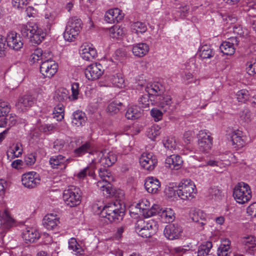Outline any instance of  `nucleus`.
I'll return each instance as SVG.
<instances>
[{
  "instance_id": "f257e3e1",
  "label": "nucleus",
  "mask_w": 256,
  "mask_h": 256,
  "mask_svg": "<svg viewBox=\"0 0 256 256\" xmlns=\"http://www.w3.org/2000/svg\"><path fill=\"white\" fill-rule=\"evenodd\" d=\"M124 209L119 201L105 206L100 212V216L106 218L110 222H118L122 220Z\"/></svg>"
},
{
  "instance_id": "f03ea898",
  "label": "nucleus",
  "mask_w": 256,
  "mask_h": 256,
  "mask_svg": "<svg viewBox=\"0 0 256 256\" xmlns=\"http://www.w3.org/2000/svg\"><path fill=\"white\" fill-rule=\"evenodd\" d=\"M158 228V225L155 220H138L135 224V230L140 236L144 238L151 237Z\"/></svg>"
},
{
  "instance_id": "7ed1b4c3",
  "label": "nucleus",
  "mask_w": 256,
  "mask_h": 256,
  "mask_svg": "<svg viewBox=\"0 0 256 256\" xmlns=\"http://www.w3.org/2000/svg\"><path fill=\"white\" fill-rule=\"evenodd\" d=\"M196 189L194 182L188 179L182 180L178 186L177 194L183 200H190L194 197Z\"/></svg>"
},
{
  "instance_id": "20e7f679",
  "label": "nucleus",
  "mask_w": 256,
  "mask_h": 256,
  "mask_svg": "<svg viewBox=\"0 0 256 256\" xmlns=\"http://www.w3.org/2000/svg\"><path fill=\"white\" fill-rule=\"evenodd\" d=\"M82 22L80 19L72 17L68 21L64 33V40L73 42L78 36L82 28Z\"/></svg>"
},
{
  "instance_id": "39448f33",
  "label": "nucleus",
  "mask_w": 256,
  "mask_h": 256,
  "mask_svg": "<svg viewBox=\"0 0 256 256\" xmlns=\"http://www.w3.org/2000/svg\"><path fill=\"white\" fill-rule=\"evenodd\" d=\"M63 199L65 204L70 207H74L79 205L82 200L80 190L76 186H69L63 192Z\"/></svg>"
},
{
  "instance_id": "423d86ee",
  "label": "nucleus",
  "mask_w": 256,
  "mask_h": 256,
  "mask_svg": "<svg viewBox=\"0 0 256 256\" xmlns=\"http://www.w3.org/2000/svg\"><path fill=\"white\" fill-rule=\"evenodd\" d=\"M233 196L236 202L240 204L248 202L252 198V191L246 183H238L234 188Z\"/></svg>"
},
{
  "instance_id": "0eeeda50",
  "label": "nucleus",
  "mask_w": 256,
  "mask_h": 256,
  "mask_svg": "<svg viewBox=\"0 0 256 256\" xmlns=\"http://www.w3.org/2000/svg\"><path fill=\"white\" fill-rule=\"evenodd\" d=\"M58 64L50 58H48L40 64V72L44 78H51L57 72Z\"/></svg>"
},
{
  "instance_id": "6e6552de",
  "label": "nucleus",
  "mask_w": 256,
  "mask_h": 256,
  "mask_svg": "<svg viewBox=\"0 0 256 256\" xmlns=\"http://www.w3.org/2000/svg\"><path fill=\"white\" fill-rule=\"evenodd\" d=\"M183 230L178 223L167 225L164 230L165 237L170 240L178 239L181 236Z\"/></svg>"
},
{
  "instance_id": "1a4fd4ad",
  "label": "nucleus",
  "mask_w": 256,
  "mask_h": 256,
  "mask_svg": "<svg viewBox=\"0 0 256 256\" xmlns=\"http://www.w3.org/2000/svg\"><path fill=\"white\" fill-rule=\"evenodd\" d=\"M39 175L34 172H30L22 175V184L28 188L36 187L40 183Z\"/></svg>"
},
{
  "instance_id": "9d476101",
  "label": "nucleus",
  "mask_w": 256,
  "mask_h": 256,
  "mask_svg": "<svg viewBox=\"0 0 256 256\" xmlns=\"http://www.w3.org/2000/svg\"><path fill=\"white\" fill-rule=\"evenodd\" d=\"M96 163H100L104 167L112 166L117 160V155L112 152H107L106 150L98 153Z\"/></svg>"
},
{
  "instance_id": "9b49d317",
  "label": "nucleus",
  "mask_w": 256,
  "mask_h": 256,
  "mask_svg": "<svg viewBox=\"0 0 256 256\" xmlns=\"http://www.w3.org/2000/svg\"><path fill=\"white\" fill-rule=\"evenodd\" d=\"M157 162L156 156L152 153L144 152L140 158V163L141 166L149 171L152 170L154 168Z\"/></svg>"
},
{
  "instance_id": "f8f14e48",
  "label": "nucleus",
  "mask_w": 256,
  "mask_h": 256,
  "mask_svg": "<svg viewBox=\"0 0 256 256\" xmlns=\"http://www.w3.org/2000/svg\"><path fill=\"white\" fill-rule=\"evenodd\" d=\"M104 69L99 63H95L88 66L86 69L84 74L88 80H93L98 79L102 74Z\"/></svg>"
},
{
  "instance_id": "ddd939ff",
  "label": "nucleus",
  "mask_w": 256,
  "mask_h": 256,
  "mask_svg": "<svg viewBox=\"0 0 256 256\" xmlns=\"http://www.w3.org/2000/svg\"><path fill=\"white\" fill-rule=\"evenodd\" d=\"M212 137L204 130H200L198 134V145L199 149L206 152L212 146Z\"/></svg>"
},
{
  "instance_id": "4468645a",
  "label": "nucleus",
  "mask_w": 256,
  "mask_h": 256,
  "mask_svg": "<svg viewBox=\"0 0 256 256\" xmlns=\"http://www.w3.org/2000/svg\"><path fill=\"white\" fill-rule=\"evenodd\" d=\"M80 54L84 60L91 61L97 56V52L92 44L84 43L80 48Z\"/></svg>"
},
{
  "instance_id": "2eb2a0df",
  "label": "nucleus",
  "mask_w": 256,
  "mask_h": 256,
  "mask_svg": "<svg viewBox=\"0 0 256 256\" xmlns=\"http://www.w3.org/2000/svg\"><path fill=\"white\" fill-rule=\"evenodd\" d=\"M7 46L15 50L22 48L23 42L20 36L14 32H9L6 37Z\"/></svg>"
},
{
  "instance_id": "dca6fc26",
  "label": "nucleus",
  "mask_w": 256,
  "mask_h": 256,
  "mask_svg": "<svg viewBox=\"0 0 256 256\" xmlns=\"http://www.w3.org/2000/svg\"><path fill=\"white\" fill-rule=\"evenodd\" d=\"M246 140L247 137L242 131L237 130L232 133L231 141L234 148L240 149L243 148Z\"/></svg>"
},
{
  "instance_id": "f3484780",
  "label": "nucleus",
  "mask_w": 256,
  "mask_h": 256,
  "mask_svg": "<svg viewBox=\"0 0 256 256\" xmlns=\"http://www.w3.org/2000/svg\"><path fill=\"white\" fill-rule=\"evenodd\" d=\"M238 40L236 37L228 38L227 41L222 42L220 46L222 52L226 55H232L235 52L234 45H238Z\"/></svg>"
},
{
  "instance_id": "a211bd4d",
  "label": "nucleus",
  "mask_w": 256,
  "mask_h": 256,
  "mask_svg": "<svg viewBox=\"0 0 256 256\" xmlns=\"http://www.w3.org/2000/svg\"><path fill=\"white\" fill-rule=\"evenodd\" d=\"M240 242L246 252L254 254L256 250V238L252 235H246L241 238Z\"/></svg>"
},
{
  "instance_id": "6ab92c4d",
  "label": "nucleus",
  "mask_w": 256,
  "mask_h": 256,
  "mask_svg": "<svg viewBox=\"0 0 256 256\" xmlns=\"http://www.w3.org/2000/svg\"><path fill=\"white\" fill-rule=\"evenodd\" d=\"M34 102V98L32 96L24 95L18 99L16 106L20 111L24 112L32 106Z\"/></svg>"
},
{
  "instance_id": "aec40b11",
  "label": "nucleus",
  "mask_w": 256,
  "mask_h": 256,
  "mask_svg": "<svg viewBox=\"0 0 256 256\" xmlns=\"http://www.w3.org/2000/svg\"><path fill=\"white\" fill-rule=\"evenodd\" d=\"M144 186L149 193L156 194L160 188V182L154 177H148L145 180Z\"/></svg>"
},
{
  "instance_id": "412c9836",
  "label": "nucleus",
  "mask_w": 256,
  "mask_h": 256,
  "mask_svg": "<svg viewBox=\"0 0 256 256\" xmlns=\"http://www.w3.org/2000/svg\"><path fill=\"white\" fill-rule=\"evenodd\" d=\"M46 35L43 30L35 24L32 28L30 40L32 44H38L44 40Z\"/></svg>"
},
{
  "instance_id": "4be33fe9",
  "label": "nucleus",
  "mask_w": 256,
  "mask_h": 256,
  "mask_svg": "<svg viewBox=\"0 0 256 256\" xmlns=\"http://www.w3.org/2000/svg\"><path fill=\"white\" fill-rule=\"evenodd\" d=\"M59 224V218L52 214H48L42 220L44 226L48 230L55 229Z\"/></svg>"
},
{
  "instance_id": "5701e85b",
  "label": "nucleus",
  "mask_w": 256,
  "mask_h": 256,
  "mask_svg": "<svg viewBox=\"0 0 256 256\" xmlns=\"http://www.w3.org/2000/svg\"><path fill=\"white\" fill-rule=\"evenodd\" d=\"M183 163L182 158L178 155L172 154L168 156L166 160V166L171 169H180Z\"/></svg>"
},
{
  "instance_id": "b1692460",
  "label": "nucleus",
  "mask_w": 256,
  "mask_h": 256,
  "mask_svg": "<svg viewBox=\"0 0 256 256\" xmlns=\"http://www.w3.org/2000/svg\"><path fill=\"white\" fill-rule=\"evenodd\" d=\"M40 237L38 230L33 228H28L22 232V238L26 243L34 242Z\"/></svg>"
},
{
  "instance_id": "393cba45",
  "label": "nucleus",
  "mask_w": 256,
  "mask_h": 256,
  "mask_svg": "<svg viewBox=\"0 0 256 256\" xmlns=\"http://www.w3.org/2000/svg\"><path fill=\"white\" fill-rule=\"evenodd\" d=\"M86 120L85 113L81 110H76L73 112L72 118V124L74 126L79 127L83 126Z\"/></svg>"
},
{
  "instance_id": "a878e982",
  "label": "nucleus",
  "mask_w": 256,
  "mask_h": 256,
  "mask_svg": "<svg viewBox=\"0 0 256 256\" xmlns=\"http://www.w3.org/2000/svg\"><path fill=\"white\" fill-rule=\"evenodd\" d=\"M159 106L165 112H171L174 107L172 106V98L170 96L164 95L160 96Z\"/></svg>"
},
{
  "instance_id": "bb28decb",
  "label": "nucleus",
  "mask_w": 256,
  "mask_h": 256,
  "mask_svg": "<svg viewBox=\"0 0 256 256\" xmlns=\"http://www.w3.org/2000/svg\"><path fill=\"white\" fill-rule=\"evenodd\" d=\"M150 48L147 44L140 42L133 46L132 52L135 56L140 58L146 56Z\"/></svg>"
},
{
  "instance_id": "cd10ccee",
  "label": "nucleus",
  "mask_w": 256,
  "mask_h": 256,
  "mask_svg": "<svg viewBox=\"0 0 256 256\" xmlns=\"http://www.w3.org/2000/svg\"><path fill=\"white\" fill-rule=\"evenodd\" d=\"M146 90L149 95L160 96L161 94L164 92L165 89L161 84L156 82L148 86L146 88Z\"/></svg>"
},
{
  "instance_id": "c85d7f7f",
  "label": "nucleus",
  "mask_w": 256,
  "mask_h": 256,
  "mask_svg": "<svg viewBox=\"0 0 256 256\" xmlns=\"http://www.w3.org/2000/svg\"><path fill=\"white\" fill-rule=\"evenodd\" d=\"M190 216L192 220L196 222H198L202 227L205 224L206 214L200 210H191Z\"/></svg>"
},
{
  "instance_id": "c756f323",
  "label": "nucleus",
  "mask_w": 256,
  "mask_h": 256,
  "mask_svg": "<svg viewBox=\"0 0 256 256\" xmlns=\"http://www.w3.org/2000/svg\"><path fill=\"white\" fill-rule=\"evenodd\" d=\"M54 98L56 101L64 102H66L67 100L70 99L71 96L68 90L64 88H60L55 91Z\"/></svg>"
},
{
  "instance_id": "7c9ffc66",
  "label": "nucleus",
  "mask_w": 256,
  "mask_h": 256,
  "mask_svg": "<svg viewBox=\"0 0 256 256\" xmlns=\"http://www.w3.org/2000/svg\"><path fill=\"white\" fill-rule=\"evenodd\" d=\"M96 164V160L95 159L93 160L90 166L82 169L76 174V177L80 180L84 179L87 174H88L90 176L94 177V170L95 166L94 165Z\"/></svg>"
},
{
  "instance_id": "2f4dec72",
  "label": "nucleus",
  "mask_w": 256,
  "mask_h": 256,
  "mask_svg": "<svg viewBox=\"0 0 256 256\" xmlns=\"http://www.w3.org/2000/svg\"><path fill=\"white\" fill-rule=\"evenodd\" d=\"M158 215L161 217L162 220L165 222H172L175 218L174 213L171 208H160Z\"/></svg>"
},
{
  "instance_id": "473e14b6",
  "label": "nucleus",
  "mask_w": 256,
  "mask_h": 256,
  "mask_svg": "<svg viewBox=\"0 0 256 256\" xmlns=\"http://www.w3.org/2000/svg\"><path fill=\"white\" fill-rule=\"evenodd\" d=\"M47 54H48L46 52L44 53L40 48H36L30 55V60L32 63L38 62V61H40V63L41 64L43 61L48 58Z\"/></svg>"
},
{
  "instance_id": "72a5a7b5",
  "label": "nucleus",
  "mask_w": 256,
  "mask_h": 256,
  "mask_svg": "<svg viewBox=\"0 0 256 256\" xmlns=\"http://www.w3.org/2000/svg\"><path fill=\"white\" fill-rule=\"evenodd\" d=\"M142 112L143 110L138 106H132L128 108L126 116L129 120L137 119L142 116Z\"/></svg>"
},
{
  "instance_id": "f704fd0d",
  "label": "nucleus",
  "mask_w": 256,
  "mask_h": 256,
  "mask_svg": "<svg viewBox=\"0 0 256 256\" xmlns=\"http://www.w3.org/2000/svg\"><path fill=\"white\" fill-rule=\"evenodd\" d=\"M111 182H106L105 180H99L96 183L98 188L102 192L104 195L112 194L114 193L113 189L110 184Z\"/></svg>"
},
{
  "instance_id": "c9c22d12",
  "label": "nucleus",
  "mask_w": 256,
  "mask_h": 256,
  "mask_svg": "<svg viewBox=\"0 0 256 256\" xmlns=\"http://www.w3.org/2000/svg\"><path fill=\"white\" fill-rule=\"evenodd\" d=\"M230 242L228 239L222 241L221 244L218 250V256H228L230 248Z\"/></svg>"
},
{
  "instance_id": "e433bc0d",
  "label": "nucleus",
  "mask_w": 256,
  "mask_h": 256,
  "mask_svg": "<svg viewBox=\"0 0 256 256\" xmlns=\"http://www.w3.org/2000/svg\"><path fill=\"white\" fill-rule=\"evenodd\" d=\"M132 32L137 34H143L147 30L146 25L144 22L137 21L132 22L130 25Z\"/></svg>"
},
{
  "instance_id": "4c0bfd02",
  "label": "nucleus",
  "mask_w": 256,
  "mask_h": 256,
  "mask_svg": "<svg viewBox=\"0 0 256 256\" xmlns=\"http://www.w3.org/2000/svg\"><path fill=\"white\" fill-rule=\"evenodd\" d=\"M214 54L212 49L208 45L202 46L199 52V56L202 59L210 58L214 56Z\"/></svg>"
},
{
  "instance_id": "58836bf2",
  "label": "nucleus",
  "mask_w": 256,
  "mask_h": 256,
  "mask_svg": "<svg viewBox=\"0 0 256 256\" xmlns=\"http://www.w3.org/2000/svg\"><path fill=\"white\" fill-rule=\"evenodd\" d=\"M64 156L58 154L52 156L49 160L50 164L53 168H58L59 166L63 167Z\"/></svg>"
},
{
  "instance_id": "ea45409f",
  "label": "nucleus",
  "mask_w": 256,
  "mask_h": 256,
  "mask_svg": "<svg viewBox=\"0 0 256 256\" xmlns=\"http://www.w3.org/2000/svg\"><path fill=\"white\" fill-rule=\"evenodd\" d=\"M124 28L119 26H114L109 29V34L111 38H119L124 34Z\"/></svg>"
},
{
  "instance_id": "a19ab883",
  "label": "nucleus",
  "mask_w": 256,
  "mask_h": 256,
  "mask_svg": "<svg viewBox=\"0 0 256 256\" xmlns=\"http://www.w3.org/2000/svg\"><path fill=\"white\" fill-rule=\"evenodd\" d=\"M90 144L88 142H86L81 146L74 150V153L76 156H81L86 153L88 152L90 150Z\"/></svg>"
},
{
  "instance_id": "79ce46f5",
  "label": "nucleus",
  "mask_w": 256,
  "mask_h": 256,
  "mask_svg": "<svg viewBox=\"0 0 256 256\" xmlns=\"http://www.w3.org/2000/svg\"><path fill=\"white\" fill-rule=\"evenodd\" d=\"M1 224L4 225L6 228H10L14 224V220L9 216L6 211L0 214Z\"/></svg>"
},
{
  "instance_id": "37998d69",
  "label": "nucleus",
  "mask_w": 256,
  "mask_h": 256,
  "mask_svg": "<svg viewBox=\"0 0 256 256\" xmlns=\"http://www.w3.org/2000/svg\"><path fill=\"white\" fill-rule=\"evenodd\" d=\"M110 80L114 86L118 88H122L124 86V78L120 74L112 76Z\"/></svg>"
},
{
  "instance_id": "c03bdc74",
  "label": "nucleus",
  "mask_w": 256,
  "mask_h": 256,
  "mask_svg": "<svg viewBox=\"0 0 256 256\" xmlns=\"http://www.w3.org/2000/svg\"><path fill=\"white\" fill-rule=\"evenodd\" d=\"M212 246V244L210 242H207L205 244L200 246L198 251V256H207Z\"/></svg>"
},
{
  "instance_id": "a18cd8bd",
  "label": "nucleus",
  "mask_w": 256,
  "mask_h": 256,
  "mask_svg": "<svg viewBox=\"0 0 256 256\" xmlns=\"http://www.w3.org/2000/svg\"><path fill=\"white\" fill-rule=\"evenodd\" d=\"M21 146L19 144H16L14 146V148L10 149L7 152L8 157L11 156L12 158H18L22 154V149L20 148Z\"/></svg>"
},
{
  "instance_id": "49530a36",
  "label": "nucleus",
  "mask_w": 256,
  "mask_h": 256,
  "mask_svg": "<svg viewBox=\"0 0 256 256\" xmlns=\"http://www.w3.org/2000/svg\"><path fill=\"white\" fill-rule=\"evenodd\" d=\"M122 103L116 100L110 102L108 106L106 111L110 115H114L118 113L120 110L118 106H120Z\"/></svg>"
},
{
  "instance_id": "de8ad7c7",
  "label": "nucleus",
  "mask_w": 256,
  "mask_h": 256,
  "mask_svg": "<svg viewBox=\"0 0 256 256\" xmlns=\"http://www.w3.org/2000/svg\"><path fill=\"white\" fill-rule=\"evenodd\" d=\"M54 118H56L57 120H62L64 118V107L62 104H58L56 106L53 111Z\"/></svg>"
},
{
  "instance_id": "09e8293b",
  "label": "nucleus",
  "mask_w": 256,
  "mask_h": 256,
  "mask_svg": "<svg viewBox=\"0 0 256 256\" xmlns=\"http://www.w3.org/2000/svg\"><path fill=\"white\" fill-rule=\"evenodd\" d=\"M247 72L250 75H254L256 74V56L251 58L246 63Z\"/></svg>"
},
{
  "instance_id": "8fccbe9b",
  "label": "nucleus",
  "mask_w": 256,
  "mask_h": 256,
  "mask_svg": "<svg viewBox=\"0 0 256 256\" xmlns=\"http://www.w3.org/2000/svg\"><path fill=\"white\" fill-rule=\"evenodd\" d=\"M67 145L66 141L62 139H56L54 142L53 148L54 152H58L66 149Z\"/></svg>"
},
{
  "instance_id": "3c124183",
  "label": "nucleus",
  "mask_w": 256,
  "mask_h": 256,
  "mask_svg": "<svg viewBox=\"0 0 256 256\" xmlns=\"http://www.w3.org/2000/svg\"><path fill=\"white\" fill-rule=\"evenodd\" d=\"M34 25H35V24L31 22L27 24H22L20 27V32L22 36L30 38V36L32 34V28H33Z\"/></svg>"
},
{
  "instance_id": "603ef678",
  "label": "nucleus",
  "mask_w": 256,
  "mask_h": 256,
  "mask_svg": "<svg viewBox=\"0 0 256 256\" xmlns=\"http://www.w3.org/2000/svg\"><path fill=\"white\" fill-rule=\"evenodd\" d=\"M160 127L157 125H154L152 126L150 128H148L147 130V136L150 139L154 140L160 134Z\"/></svg>"
},
{
  "instance_id": "864d4df0",
  "label": "nucleus",
  "mask_w": 256,
  "mask_h": 256,
  "mask_svg": "<svg viewBox=\"0 0 256 256\" xmlns=\"http://www.w3.org/2000/svg\"><path fill=\"white\" fill-rule=\"evenodd\" d=\"M160 207L158 205H154L151 208H149V207L146 208V210H144L142 213V215L145 218H148L156 214H158V212H160Z\"/></svg>"
},
{
  "instance_id": "5fc2aeb1",
  "label": "nucleus",
  "mask_w": 256,
  "mask_h": 256,
  "mask_svg": "<svg viewBox=\"0 0 256 256\" xmlns=\"http://www.w3.org/2000/svg\"><path fill=\"white\" fill-rule=\"evenodd\" d=\"M138 106L141 109L148 108L150 104V100L149 94H144L138 99Z\"/></svg>"
},
{
  "instance_id": "6e6d98bb",
  "label": "nucleus",
  "mask_w": 256,
  "mask_h": 256,
  "mask_svg": "<svg viewBox=\"0 0 256 256\" xmlns=\"http://www.w3.org/2000/svg\"><path fill=\"white\" fill-rule=\"evenodd\" d=\"M99 176L101 180H105L106 182H112L113 178L110 173L106 168H100L98 170Z\"/></svg>"
},
{
  "instance_id": "4d7b16f0",
  "label": "nucleus",
  "mask_w": 256,
  "mask_h": 256,
  "mask_svg": "<svg viewBox=\"0 0 256 256\" xmlns=\"http://www.w3.org/2000/svg\"><path fill=\"white\" fill-rule=\"evenodd\" d=\"M40 131L43 132H50L57 130V124H44L38 126Z\"/></svg>"
},
{
  "instance_id": "13d9d810",
  "label": "nucleus",
  "mask_w": 256,
  "mask_h": 256,
  "mask_svg": "<svg viewBox=\"0 0 256 256\" xmlns=\"http://www.w3.org/2000/svg\"><path fill=\"white\" fill-rule=\"evenodd\" d=\"M163 144L164 147L170 150H175L176 147V140L174 138H167L166 140H164Z\"/></svg>"
},
{
  "instance_id": "bf43d9fd",
  "label": "nucleus",
  "mask_w": 256,
  "mask_h": 256,
  "mask_svg": "<svg viewBox=\"0 0 256 256\" xmlns=\"http://www.w3.org/2000/svg\"><path fill=\"white\" fill-rule=\"evenodd\" d=\"M68 248L76 254L80 253L81 248L77 242L76 240L72 238L68 242Z\"/></svg>"
},
{
  "instance_id": "052dcab7",
  "label": "nucleus",
  "mask_w": 256,
  "mask_h": 256,
  "mask_svg": "<svg viewBox=\"0 0 256 256\" xmlns=\"http://www.w3.org/2000/svg\"><path fill=\"white\" fill-rule=\"evenodd\" d=\"M233 32L234 34L244 37L248 35V32L246 29H243L240 24H236L233 27Z\"/></svg>"
},
{
  "instance_id": "680f3d73",
  "label": "nucleus",
  "mask_w": 256,
  "mask_h": 256,
  "mask_svg": "<svg viewBox=\"0 0 256 256\" xmlns=\"http://www.w3.org/2000/svg\"><path fill=\"white\" fill-rule=\"evenodd\" d=\"M108 11L113 17H116V22H119L124 18V14L122 12L121 10L118 8L111 9Z\"/></svg>"
},
{
  "instance_id": "e2e57ef3",
  "label": "nucleus",
  "mask_w": 256,
  "mask_h": 256,
  "mask_svg": "<svg viewBox=\"0 0 256 256\" xmlns=\"http://www.w3.org/2000/svg\"><path fill=\"white\" fill-rule=\"evenodd\" d=\"M10 110V106L7 102L0 100V117L4 116L8 114Z\"/></svg>"
},
{
  "instance_id": "0e129e2a",
  "label": "nucleus",
  "mask_w": 256,
  "mask_h": 256,
  "mask_svg": "<svg viewBox=\"0 0 256 256\" xmlns=\"http://www.w3.org/2000/svg\"><path fill=\"white\" fill-rule=\"evenodd\" d=\"M222 165V162L221 160H210L206 162L204 166H210L214 168L216 171H218L219 170L218 168H221Z\"/></svg>"
},
{
  "instance_id": "69168bd1",
  "label": "nucleus",
  "mask_w": 256,
  "mask_h": 256,
  "mask_svg": "<svg viewBox=\"0 0 256 256\" xmlns=\"http://www.w3.org/2000/svg\"><path fill=\"white\" fill-rule=\"evenodd\" d=\"M241 120L244 122H248L250 121L251 113L250 110L247 108H244L240 114Z\"/></svg>"
},
{
  "instance_id": "338daca9",
  "label": "nucleus",
  "mask_w": 256,
  "mask_h": 256,
  "mask_svg": "<svg viewBox=\"0 0 256 256\" xmlns=\"http://www.w3.org/2000/svg\"><path fill=\"white\" fill-rule=\"evenodd\" d=\"M248 92L245 90H239L236 94L238 100L240 102H244L248 98Z\"/></svg>"
},
{
  "instance_id": "774afa93",
  "label": "nucleus",
  "mask_w": 256,
  "mask_h": 256,
  "mask_svg": "<svg viewBox=\"0 0 256 256\" xmlns=\"http://www.w3.org/2000/svg\"><path fill=\"white\" fill-rule=\"evenodd\" d=\"M150 114L155 122H158L162 118V112L157 108H152L150 111Z\"/></svg>"
}]
</instances>
